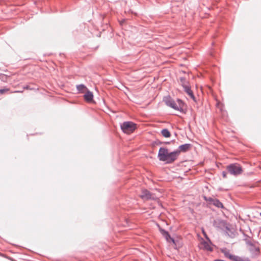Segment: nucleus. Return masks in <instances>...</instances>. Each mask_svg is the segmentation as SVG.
<instances>
[{
	"label": "nucleus",
	"instance_id": "1",
	"mask_svg": "<svg viewBox=\"0 0 261 261\" xmlns=\"http://www.w3.org/2000/svg\"><path fill=\"white\" fill-rule=\"evenodd\" d=\"M191 147V144L186 143L180 145L178 147V149L170 152H168L167 148L161 147L159 149L158 158L160 161L165 162L167 164H171L177 160L181 152H186Z\"/></svg>",
	"mask_w": 261,
	"mask_h": 261
},
{
	"label": "nucleus",
	"instance_id": "2",
	"mask_svg": "<svg viewBox=\"0 0 261 261\" xmlns=\"http://www.w3.org/2000/svg\"><path fill=\"white\" fill-rule=\"evenodd\" d=\"M164 101L167 106L175 110L183 112L185 103L182 100L177 99L176 103L171 97L169 96L164 98Z\"/></svg>",
	"mask_w": 261,
	"mask_h": 261
},
{
	"label": "nucleus",
	"instance_id": "3",
	"mask_svg": "<svg viewBox=\"0 0 261 261\" xmlns=\"http://www.w3.org/2000/svg\"><path fill=\"white\" fill-rule=\"evenodd\" d=\"M246 245L249 247L248 249L251 253L252 258H256L259 254L260 249L259 247L256 246L255 243V241L253 242L251 240L245 239V240Z\"/></svg>",
	"mask_w": 261,
	"mask_h": 261
},
{
	"label": "nucleus",
	"instance_id": "4",
	"mask_svg": "<svg viewBox=\"0 0 261 261\" xmlns=\"http://www.w3.org/2000/svg\"><path fill=\"white\" fill-rule=\"evenodd\" d=\"M121 129L123 133L130 134L137 128L136 124L132 121H125L121 124Z\"/></svg>",
	"mask_w": 261,
	"mask_h": 261
},
{
	"label": "nucleus",
	"instance_id": "5",
	"mask_svg": "<svg viewBox=\"0 0 261 261\" xmlns=\"http://www.w3.org/2000/svg\"><path fill=\"white\" fill-rule=\"evenodd\" d=\"M227 170L230 174L234 176H238L243 172L241 165L237 163L231 164L228 165L227 166Z\"/></svg>",
	"mask_w": 261,
	"mask_h": 261
},
{
	"label": "nucleus",
	"instance_id": "6",
	"mask_svg": "<svg viewBox=\"0 0 261 261\" xmlns=\"http://www.w3.org/2000/svg\"><path fill=\"white\" fill-rule=\"evenodd\" d=\"M140 197L142 199L145 200L155 199L156 198L155 194L151 193L146 189L142 190Z\"/></svg>",
	"mask_w": 261,
	"mask_h": 261
},
{
	"label": "nucleus",
	"instance_id": "7",
	"mask_svg": "<svg viewBox=\"0 0 261 261\" xmlns=\"http://www.w3.org/2000/svg\"><path fill=\"white\" fill-rule=\"evenodd\" d=\"M85 100L87 102H91L93 100V95L92 92L87 90V92L84 95Z\"/></svg>",
	"mask_w": 261,
	"mask_h": 261
},
{
	"label": "nucleus",
	"instance_id": "8",
	"mask_svg": "<svg viewBox=\"0 0 261 261\" xmlns=\"http://www.w3.org/2000/svg\"><path fill=\"white\" fill-rule=\"evenodd\" d=\"M159 231L162 235L165 238L167 242H169V239H171L169 233L164 229L159 227Z\"/></svg>",
	"mask_w": 261,
	"mask_h": 261
},
{
	"label": "nucleus",
	"instance_id": "9",
	"mask_svg": "<svg viewBox=\"0 0 261 261\" xmlns=\"http://www.w3.org/2000/svg\"><path fill=\"white\" fill-rule=\"evenodd\" d=\"M184 89L185 92H186L194 101H196V98L193 91L191 89V87L190 86L185 87Z\"/></svg>",
	"mask_w": 261,
	"mask_h": 261
},
{
	"label": "nucleus",
	"instance_id": "10",
	"mask_svg": "<svg viewBox=\"0 0 261 261\" xmlns=\"http://www.w3.org/2000/svg\"><path fill=\"white\" fill-rule=\"evenodd\" d=\"M221 252L224 254V256L226 257H227L229 259L232 260L233 261V259L236 255L230 254L229 251H227L226 249H222Z\"/></svg>",
	"mask_w": 261,
	"mask_h": 261
},
{
	"label": "nucleus",
	"instance_id": "11",
	"mask_svg": "<svg viewBox=\"0 0 261 261\" xmlns=\"http://www.w3.org/2000/svg\"><path fill=\"white\" fill-rule=\"evenodd\" d=\"M212 204L214 205V206L218 208H223L224 207L222 203L219 200L216 198H215L214 200H213V202Z\"/></svg>",
	"mask_w": 261,
	"mask_h": 261
},
{
	"label": "nucleus",
	"instance_id": "12",
	"mask_svg": "<svg viewBox=\"0 0 261 261\" xmlns=\"http://www.w3.org/2000/svg\"><path fill=\"white\" fill-rule=\"evenodd\" d=\"M76 89L80 93H84L86 90H88L87 88L84 84H80L77 85Z\"/></svg>",
	"mask_w": 261,
	"mask_h": 261
},
{
	"label": "nucleus",
	"instance_id": "13",
	"mask_svg": "<svg viewBox=\"0 0 261 261\" xmlns=\"http://www.w3.org/2000/svg\"><path fill=\"white\" fill-rule=\"evenodd\" d=\"M161 134L165 138H169L171 136V133L167 128H164L161 130Z\"/></svg>",
	"mask_w": 261,
	"mask_h": 261
},
{
	"label": "nucleus",
	"instance_id": "14",
	"mask_svg": "<svg viewBox=\"0 0 261 261\" xmlns=\"http://www.w3.org/2000/svg\"><path fill=\"white\" fill-rule=\"evenodd\" d=\"M202 245L204 249L210 251H213V248L210 246V244L207 242L203 241L202 243Z\"/></svg>",
	"mask_w": 261,
	"mask_h": 261
},
{
	"label": "nucleus",
	"instance_id": "15",
	"mask_svg": "<svg viewBox=\"0 0 261 261\" xmlns=\"http://www.w3.org/2000/svg\"><path fill=\"white\" fill-rule=\"evenodd\" d=\"M233 261H251L248 257H244L236 255Z\"/></svg>",
	"mask_w": 261,
	"mask_h": 261
},
{
	"label": "nucleus",
	"instance_id": "16",
	"mask_svg": "<svg viewBox=\"0 0 261 261\" xmlns=\"http://www.w3.org/2000/svg\"><path fill=\"white\" fill-rule=\"evenodd\" d=\"M180 84L184 88H185V87H188V86L187 85L188 83V82L185 77H180L179 78Z\"/></svg>",
	"mask_w": 261,
	"mask_h": 261
},
{
	"label": "nucleus",
	"instance_id": "17",
	"mask_svg": "<svg viewBox=\"0 0 261 261\" xmlns=\"http://www.w3.org/2000/svg\"><path fill=\"white\" fill-rule=\"evenodd\" d=\"M204 198V199L207 202H208L209 203V204H212L213 202V200H214V199L215 198H213L212 197H207L206 196H204L203 197Z\"/></svg>",
	"mask_w": 261,
	"mask_h": 261
},
{
	"label": "nucleus",
	"instance_id": "18",
	"mask_svg": "<svg viewBox=\"0 0 261 261\" xmlns=\"http://www.w3.org/2000/svg\"><path fill=\"white\" fill-rule=\"evenodd\" d=\"M8 91H9V89H8V88L1 89H0V94H3L6 92Z\"/></svg>",
	"mask_w": 261,
	"mask_h": 261
},
{
	"label": "nucleus",
	"instance_id": "19",
	"mask_svg": "<svg viewBox=\"0 0 261 261\" xmlns=\"http://www.w3.org/2000/svg\"><path fill=\"white\" fill-rule=\"evenodd\" d=\"M222 174L223 178L227 177V173L225 171H223Z\"/></svg>",
	"mask_w": 261,
	"mask_h": 261
},
{
	"label": "nucleus",
	"instance_id": "20",
	"mask_svg": "<svg viewBox=\"0 0 261 261\" xmlns=\"http://www.w3.org/2000/svg\"><path fill=\"white\" fill-rule=\"evenodd\" d=\"M175 240L171 237V239H169V242H171L173 244V243H175Z\"/></svg>",
	"mask_w": 261,
	"mask_h": 261
},
{
	"label": "nucleus",
	"instance_id": "21",
	"mask_svg": "<svg viewBox=\"0 0 261 261\" xmlns=\"http://www.w3.org/2000/svg\"><path fill=\"white\" fill-rule=\"evenodd\" d=\"M177 242H178V241L175 240V243H173V244L174 245V248L175 249H177Z\"/></svg>",
	"mask_w": 261,
	"mask_h": 261
},
{
	"label": "nucleus",
	"instance_id": "22",
	"mask_svg": "<svg viewBox=\"0 0 261 261\" xmlns=\"http://www.w3.org/2000/svg\"><path fill=\"white\" fill-rule=\"evenodd\" d=\"M155 143H156V145H161V144H163V142H161V141H158L156 142H155Z\"/></svg>",
	"mask_w": 261,
	"mask_h": 261
},
{
	"label": "nucleus",
	"instance_id": "23",
	"mask_svg": "<svg viewBox=\"0 0 261 261\" xmlns=\"http://www.w3.org/2000/svg\"><path fill=\"white\" fill-rule=\"evenodd\" d=\"M169 143H170L169 142H163V144H169Z\"/></svg>",
	"mask_w": 261,
	"mask_h": 261
},
{
	"label": "nucleus",
	"instance_id": "24",
	"mask_svg": "<svg viewBox=\"0 0 261 261\" xmlns=\"http://www.w3.org/2000/svg\"><path fill=\"white\" fill-rule=\"evenodd\" d=\"M24 88H25V89H28V88H29V87H28V86H27V87H24Z\"/></svg>",
	"mask_w": 261,
	"mask_h": 261
},
{
	"label": "nucleus",
	"instance_id": "25",
	"mask_svg": "<svg viewBox=\"0 0 261 261\" xmlns=\"http://www.w3.org/2000/svg\"><path fill=\"white\" fill-rule=\"evenodd\" d=\"M206 238L207 239H208L209 241H210V240H209L208 238L206 236Z\"/></svg>",
	"mask_w": 261,
	"mask_h": 261
},
{
	"label": "nucleus",
	"instance_id": "26",
	"mask_svg": "<svg viewBox=\"0 0 261 261\" xmlns=\"http://www.w3.org/2000/svg\"><path fill=\"white\" fill-rule=\"evenodd\" d=\"M260 216H261V213H260Z\"/></svg>",
	"mask_w": 261,
	"mask_h": 261
}]
</instances>
